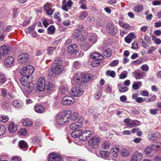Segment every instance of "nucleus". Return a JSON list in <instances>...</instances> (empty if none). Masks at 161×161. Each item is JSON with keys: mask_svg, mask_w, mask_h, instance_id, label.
<instances>
[{"mask_svg": "<svg viewBox=\"0 0 161 161\" xmlns=\"http://www.w3.org/2000/svg\"><path fill=\"white\" fill-rule=\"evenodd\" d=\"M145 74L141 70H136L132 73V75L136 80L143 78L145 76Z\"/></svg>", "mask_w": 161, "mask_h": 161, "instance_id": "nucleus-14", "label": "nucleus"}, {"mask_svg": "<svg viewBox=\"0 0 161 161\" xmlns=\"http://www.w3.org/2000/svg\"><path fill=\"white\" fill-rule=\"evenodd\" d=\"M70 40L68 39L65 42V45L66 47H67L68 52L69 53H70V50L69 47H70Z\"/></svg>", "mask_w": 161, "mask_h": 161, "instance_id": "nucleus-56", "label": "nucleus"}, {"mask_svg": "<svg viewBox=\"0 0 161 161\" xmlns=\"http://www.w3.org/2000/svg\"><path fill=\"white\" fill-rule=\"evenodd\" d=\"M70 7V0H69L67 2L66 0H64L62 2V8L65 11H67L68 10V7Z\"/></svg>", "mask_w": 161, "mask_h": 161, "instance_id": "nucleus-25", "label": "nucleus"}, {"mask_svg": "<svg viewBox=\"0 0 161 161\" xmlns=\"http://www.w3.org/2000/svg\"><path fill=\"white\" fill-rule=\"evenodd\" d=\"M34 110L37 113H42L44 112L45 108L43 106L41 105H36L34 107Z\"/></svg>", "mask_w": 161, "mask_h": 161, "instance_id": "nucleus-28", "label": "nucleus"}, {"mask_svg": "<svg viewBox=\"0 0 161 161\" xmlns=\"http://www.w3.org/2000/svg\"><path fill=\"white\" fill-rule=\"evenodd\" d=\"M106 75L108 76H110L113 78H114L116 75L115 72L114 71L108 70L106 72Z\"/></svg>", "mask_w": 161, "mask_h": 161, "instance_id": "nucleus-48", "label": "nucleus"}, {"mask_svg": "<svg viewBox=\"0 0 161 161\" xmlns=\"http://www.w3.org/2000/svg\"><path fill=\"white\" fill-rule=\"evenodd\" d=\"M136 37V36L134 33H130L125 38V41L128 43H130L132 40L135 39Z\"/></svg>", "mask_w": 161, "mask_h": 161, "instance_id": "nucleus-19", "label": "nucleus"}, {"mask_svg": "<svg viewBox=\"0 0 161 161\" xmlns=\"http://www.w3.org/2000/svg\"><path fill=\"white\" fill-rule=\"evenodd\" d=\"M122 19H119V26L123 28L124 29L126 30H129L130 29L131 26L127 24H125L122 22Z\"/></svg>", "mask_w": 161, "mask_h": 161, "instance_id": "nucleus-29", "label": "nucleus"}, {"mask_svg": "<svg viewBox=\"0 0 161 161\" xmlns=\"http://www.w3.org/2000/svg\"><path fill=\"white\" fill-rule=\"evenodd\" d=\"M6 130V128L3 125H0V136L4 134Z\"/></svg>", "mask_w": 161, "mask_h": 161, "instance_id": "nucleus-58", "label": "nucleus"}, {"mask_svg": "<svg viewBox=\"0 0 161 161\" xmlns=\"http://www.w3.org/2000/svg\"><path fill=\"white\" fill-rule=\"evenodd\" d=\"M44 9L45 10H47V14L49 15H52L53 14V10L49 8V7L47 5H45L44 6Z\"/></svg>", "mask_w": 161, "mask_h": 161, "instance_id": "nucleus-40", "label": "nucleus"}, {"mask_svg": "<svg viewBox=\"0 0 161 161\" xmlns=\"http://www.w3.org/2000/svg\"><path fill=\"white\" fill-rule=\"evenodd\" d=\"M14 62V58L11 56H8L4 62V64L7 67H11L13 65Z\"/></svg>", "mask_w": 161, "mask_h": 161, "instance_id": "nucleus-17", "label": "nucleus"}, {"mask_svg": "<svg viewBox=\"0 0 161 161\" xmlns=\"http://www.w3.org/2000/svg\"><path fill=\"white\" fill-rule=\"evenodd\" d=\"M9 48L6 46H3L0 48L1 53L3 56H6L9 52Z\"/></svg>", "mask_w": 161, "mask_h": 161, "instance_id": "nucleus-20", "label": "nucleus"}, {"mask_svg": "<svg viewBox=\"0 0 161 161\" xmlns=\"http://www.w3.org/2000/svg\"><path fill=\"white\" fill-rule=\"evenodd\" d=\"M8 129L10 133H14L18 129L17 125L12 122L8 125Z\"/></svg>", "mask_w": 161, "mask_h": 161, "instance_id": "nucleus-21", "label": "nucleus"}, {"mask_svg": "<svg viewBox=\"0 0 161 161\" xmlns=\"http://www.w3.org/2000/svg\"><path fill=\"white\" fill-rule=\"evenodd\" d=\"M63 69V67L61 64H53L51 69L52 71H53L54 73L58 75L61 73Z\"/></svg>", "mask_w": 161, "mask_h": 161, "instance_id": "nucleus-10", "label": "nucleus"}, {"mask_svg": "<svg viewBox=\"0 0 161 161\" xmlns=\"http://www.w3.org/2000/svg\"><path fill=\"white\" fill-rule=\"evenodd\" d=\"M141 68V69L144 71H147L149 70V68L147 64H143L142 65Z\"/></svg>", "mask_w": 161, "mask_h": 161, "instance_id": "nucleus-61", "label": "nucleus"}, {"mask_svg": "<svg viewBox=\"0 0 161 161\" xmlns=\"http://www.w3.org/2000/svg\"><path fill=\"white\" fill-rule=\"evenodd\" d=\"M88 40V42H85L81 46L82 49L85 51L88 50L97 42V35L94 33L89 35Z\"/></svg>", "mask_w": 161, "mask_h": 161, "instance_id": "nucleus-5", "label": "nucleus"}, {"mask_svg": "<svg viewBox=\"0 0 161 161\" xmlns=\"http://www.w3.org/2000/svg\"><path fill=\"white\" fill-rule=\"evenodd\" d=\"M87 15V12L85 11H84L80 13L79 16V18L81 20H83L86 17Z\"/></svg>", "mask_w": 161, "mask_h": 161, "instance_id": "nucleus-52", "label": "nucleus"}, {"mask_svg": "<svg viewBox=\"0 0 161 161\" xmlns=\"http://www.w3.org/2000/svg\"><path fill=\"white\" fill-rule=\"evenodd\" d=\"M81 132L82 130H76L71 132V136L74 138H77L78 137H79Z\"/></svg>", "mask_w": 161, "mask_h": 161, "instance_id": "nucleus-35", "label": "nucleus"}, {"mask_svg": "<svg viewBox=\"0 0 161 161\" xmlns=\"http://www.w3.org/2000/svg\"><path fill=\"white\" fill-rule=\"evenodd\" d=\"M62 60L61 58L60 57H57L54 60V64L56 65L57 64H61L62 63Z\"/></svg>", "mask_w": 161, "mask_h": 161, "instance_id": "nucleus-57", "label": "nucleus"}, {"mask_svg": "<svg viewBox=\"0 0 161 161\" xmlns=\"http://www.w3.org/2000/svg\"><path fill=\"white\" fill-rule=\"evenodd\" d=\"M79 51V48L76 44H71V55L76 54Z\"/></svg>", "mask_w": 161, "mask_h": 161, "instance_id": "nucleus-30", "label": "nucleus"}, {"mask_svg": "<svg viewBox=\"0 0 161 161\" xmlns=\"http://www.w3.org/2000/svg\"><path fill=\"white\" fill-rule=\"evenodd\" d=\"M91 58L94 60L102 59L103 56L101 54H99V53L95 52L91 53L90 55Z\"/></svg>", "mask_w": 161, "mask_h": 161, "instance_id": "nucleus-24", "label": "nucleus"}, {"mask_svg": "<svg viewBox=\"0 0 161 161\" xmlns=\"http://www.w3.org/2000/svg\"><path fill=\"white\" fill-rule=\"evenodd\" d=\"M100 154L102 158H107L109 155V153L108 152L101 151L100 152Z\"/></svg>", "mask_w": 161, "mask_h": 161, "instance_id": "nucleus-51", "label": "nucleus"}, {"mask_svg": "<svg viewBox=\"0 0 161 161\" xmlns=\"http://www.w3.org/2000/svg\"><path fill=\"white\" fill-rule=\"evenodd\" d=\"M47 87L48 90L51 91L54 89L55 87V86L54 84L51 82H49L48 84H47Z\"/></svg>", "mask_w": 161, "mask_h": 161, "instance_id": "nucleus-54", "label": "nucleus"}, {"mask_svg": "<svg viewBox=\"0 0 161 161\" xmlns=\"http://www.w3.org/2000/svg\"><path fill=\"white\" fill-rule=\"evenodd\" d=\"M80 127V125H79V123L78 122L75 123L71 124V130H77Z\"/></svg>", "mask_w": 161, "mask_h": 161, "instance_id": "nucleus-49", "label": "nucleus"}, {"mask_svg": "<svg viewBox=\"0 0 161 161\" xmlns=\"http://www.w3.org/2000/svg\"><path fill=\"white\" fill-rule=\"evenodd\" d=\"M61 161V157L60 155L53 152H52L50 154L48 158V161Z\"/></svg>", "mask_w": 161, "mask_h": 161, "instance_id": "nucleus-11", "label": "nucleus"}, {"mask_svg": "<svg viewBox=\"0 0 161 161\" xmlns=\"http://www.w3.org/2000/svg\"><path fill=\"white\" fill-rule=\"evenodd\" d=\"M119 150V146H113L110 150V154L114 157H117Z\"/></svg>", "mask_w": 161, "mask_h": 161, "instance_id": "nucleus-18", "label": "nucleus"}, {"mask_svg": "<svg viewBox=\"0 0 161 161\" xmlns=\"http://www.w3.org/2000/svg\"><path fill=\"white\" fill-rule=\"evenodd\" d=\"M29 58V55L27 53H23L19 56L18 59L20 63H23L28 60Z\"/></svg>", "mask_w": 161, "mask_h": 161, "instance_id": "nucleus-16", "label": "nucleus"}, {"mask_svg": "<svg viewBox=\"0 0 161 161\" xmlns=\"http://www.w3.org/2000/svg\"><path fill=\"white\" fill-rule=\"evenodd\" d=\"M18 145L20 149L23 150H26L28 148V144L27 142L23 141L21 140L19 142Z\"/></svg>", "mask_w": 161, "mask_h": 161, "instance_id": "nucleus-26", "label": "nucleus"}, {"mask_svg": "<svg viewBox=\"0 0 161 161\" xmlns=\"http://www.w3.org/2000/svg\"><path fill=\"white\" fill-rule=\"evenodd\" d=\"M29 77L23 76L20 78V81L23 86L25 87V90L27 93L29 94L33 90L34 84L31 81L29 82Z\"/></svg>", "mask_w": 161, "mask_h": 161, "instance_id": "nucleus-4", "label": "nucleus"}, {"mask_svg": "<svg viewBox=\"0 0 161 161\" xmlns=\"http://www.w3.org/2000/svg\"><path fill=\"white\" fill-rule=\"evenodd\" d=\"M153 40L154 41L155 44H160L161 43V40L159 38H156V37L154 36H153Z\"/></svg>", "mask_w": 161, "mask_h": 161, "instance_id": "nucleus-62", "label": "nucleus"}, {"mask_svg": "<svg viewBox=\"0 0 161 161\" xmlns=\"http://www.w3.org/2000/svg\"><path fill=\"white\" fill-rule=\"evenodd\" d=\"M23 125L27 126H31L33 124V122L30 119H25L23 122Z\"/></svg>", "mask_w": 161, "mask_h": 161, "instance_id": "nucleus-41", "label": "nucleus"}, {"mask_svg": "<svg viewBox=\"0 0 161 161\" xmlns=\"http://www.w3.org/2000/svg\"><path fill=\"white\" fill-rule=\"evenodd\" d=\"M92 136V133L89 130H86L81 133L79 138L80 141H85Z\"/></svg>", "mask_w": 161, "mask_h": 161, "instance_id": "nucleus-9", "label": "nucleus"}, {"mask_svg": "<svg viewBox=\"0 0 161 161\" xmlns=\"http://www.w3.org/2000/svg\"><path fill=\"white\" fill-rule=\"evenodd\" d=\"M0 90L2 96L3 97H7L8 94L6 90L4 88H1Z\"/></svg>", "mask_w": 161, "mask_h": 161, "instance_id": "nucleus-59", "label": "nucleus"}, {"mask_svg": "<svg viewBox=\"0 0 161 161\" xmlns=\"http://www.w3.org/2000/svg\"><path fill=\"white\" fill-rule=\"evenodd\" d=\"M128 89L127 87L125 86H122L119 88V90L120 92H126Z\"/></svg>", "mask_w": 161, "mask_h": 161, "instance_id": "nucleus-64", "label": "nucleus"}, {"mask_svg": "<svg viewBox=\"0 0 161 161\" xmlns=\"http://www.w3.org/2000/svg\"><path fill=\"white\" fill-rule=\"evenodd\" d=\"M56 47L50 46L47 47V53L49 55H51L53 53L54 50L56 49Z\"/></svg>", "mask_w": 161, "mask_h": 161, "instance_id": "nucleus-42", "label": "nucleus"}, {"mask_svg": "<svg viewBox=\"0 0 161 161\" xmlns=\"http://www.w3.org/2000/svg\"><path fill=\"white\" fill-rule=\"evenodd\" d=\"M142 157V153L136 151L131 156V161H141Z\"/></svg>", "mask_w": 161, "mask_h": 161, "instance_id": "nucleus-13", "label": "nucleus"}, {"mask_svg": "<svg viewBox=\"0 0 161 161\" xmlns=\"http://www.w3.org/2000/svg\"><path fill=\"white\" fill-rule=\"evenodd\" d=\"M140 124V123L137 120H134L130 123L129 126L130 127H133L135 126H138Z\"/></svg>", "mask_w": 161, "mask_h": 161, "instance_id": "nucleus-44", "label": "nucleus"}, {"mask_svg": "<svg viewBox=\"0 0 161 161\" xmlns=\"http://www.w3.org/2000/svg\"><path fill=\"white\" fill-rule=\"evenodd\" d=\"M102 52L104 56L108 57H110L112 54L111 50L109 48H103Z\"/></svg>", "mask_w": 161, "mask_h": 161, "instance_id": "nucleus-27", "label": "nucleus"}, {"mask_svg": "<svg viewBox=\"0 0 161 161\" xmlns=\"http://www.w3.org/2000/svg\"><path fill=\"white\" fill-rule=\"evenodd\" d=\"M153 150L152 149L151 146L147 147L144 150L145 154L148 156H152L153 153Z\"/></svg>", "mask_w": 161, "mask_h": 161, "instance_id": "nucleus-31", "label": "nucleus"}, {"mask_svg": "<svg viewBox=\"0 0 161 161\" xmlns=\"http://www.w3.org/2000/svg\"><path fill=\"white\" fill-rule=\"evenodd\" d=\"M70 111L66 110L59 113L56 115V121L60 125H65L70 120Z\"/></svg>", "mask_w": 161, "mask_h": 161, "instance_id": "nucleus-1", "label": "nucleus"}, {"mask_svg": "<svg viewBox=\"0 0 161 161\" xmlns=\"http://www.w3.org/2000/svg\"><path fill=\"white\" fill-rule=\"evenodd\" d=\"M91 77L90 74L83 75L82 72H76L74 74L72 80L80 85L84 84L90 80Z\"/></svg>", "mask_w": 161, "mask_h": 161, "instance_id": "nucleus-2", "label": "nucleus"}, {"mask_svg": "<svg viewBox=\"0 0 161 161\" xmlns=\"http://www.w3.org/2000/svg\"><path fill=\"white\" fill-rule=\"evenodd\" d=\"M107 31L110 35H115L117 31V27L112 23H108L106 26Z\"/></svg>", "mask_w": 161, "mask_h": 161, "instance_id": "nucleus-7", "label": "nucleus"}, {"mask_svg": "<svg viewBox=\"0 0 161 161\" xmlns=\"http://www.w3.org/2000/svg\"><path fill=\"white\" fill-rule=\"evenodd\" d=\"M110 145V144L109 142L105 141L101 145V147L103 149L107 150L109 149Z\"/></svg>", "mask_w": 161, "mask_h": 161, "instance_id": "nucleus-37", "label": "nucleus"}, {"mask_svg": "<svg viewBox=\"0 0 161 161\" xmlns=\"http://www.w3.org/2000/svg\"><path fill=\"white\" fill-rule=\"evenodd\" d=\"M13 104L16 108H20L23 105V103L21 101L17 99L13 102Z\"/></svg>", "mask_w": 161, "mask_h": 161, "instance_id": "nucleus-33", "label": "nucleus"}, {"mask_svg": "<svg viewBox=\"0 0 161 161\" xmlns=\"http://www.w3.org/2000/svg\"><path fill=\"white\" fill-rule=\"evenodd\" d=\"M142 85V82L141 81H138L135 82L132 85V88L133 89L137 90L139 87L141 86Z\"/></svg>", "mask_w": 161, "mask_h": 161, "instance_id": "nucleus-43", "label": "nucleus"}, {"mask_svg": "<svg viewBox=\"0 0 161 161\" xmlns=\"http://www.w3.org/2000/svg\"><path fill=\"white\" fill-rule=\"evenodd\" d=\"M120 154L123 157H127L130 155V153L129 151L127 149L123 148L120 152Z\"/></svg>", "mask_w": 161, "mask_h": 161, "instance_id": "nucleus-36", "label": "nucleus"}, {"mask_svg": "<svg viewBox=\"0 0 161 161\" xmlns=\"http://www.w3.org/2000/svg\"><path fill=\"white\" fill-rule=\"evenodd\" d=\"M9 119L8 116L0 114V121L5 123L7 122Z\"/></svg>", "mask_w": 161, "mask_h": 161, "instance_id": "nucleus-39", "label": "nucleus"}, {"mask_svg": "<svg viewBox=\"0 0 161 161\" xmlns=\"http://www.w3.org/2000/svg\"><path fill=\"white\" fill-rule=\"evenodd\" d=\"M57 74H55L53 73V71H52L51 70L48 73V77L52 81H53L55 80V77Z\"/></svg>", "mask_w": 161, "mask_h": 161, "instance_id": "nucleus-45", "label": "nucleus"}, {"mask_svg": "<svg viewBox=\"0 0 161 161\" xmlns=\"http://www.w3.org/2000/svg\"><path fill=\"white\" fill-rule=\"evenodd\" d=\"M46 88L45 80L43 77H40L37 83V89L39 91H43Z\"/></svg>", "mask_w": 161, "mask_h": 161, "instance_id": "nucleus-8", "label": "nucleus"}, {"mask_svg": "<svg viewBox=\"0 0 161 161\" xmlns=\"http://www.w3.org/2000/svg\"><path fill=\"white\" fill-rule=\"evenodd\" d=\"M58 92L61 94L66 93L68 92V88L67 86H61L59 87Z\"/></svg>", "mask_w": 161, "mask_h": 161, "instance_id": "nucleus-32", "label": "nucleus"}, {"mask_svg": "<svg viewBox=\"0 0 161 161\" xmlns=\"http://www.w3.org/2000/svg\"><path fill=\"white\" fill-rule=\"evenodd\" d=\"M143 9V6L140 4L136 6L134 8L133 10L136 13H139L142 11Z\"/></svg>", "mask_w": 161, "mask_h": 161, "instance_id": "nucleus-38", "label": "nucleus"}, {"mask_svg": "<svg viewBox=\"0 0 161 161\" xmlns=\"http://www.w3.org/2000/svg\"><path fill=\"white\" fill-rule=\"evenodd\" d=\"M79 116V114L76 112H73L71 114V121H75L78 118Z\"/></svg>", "mask_w": 161, "mask_h": 161, "instance_id": "nucleus-46", "label": "nucleus"}, {"mask_svg": "<svg viewBox=\"0 0 161 161\" xmlns=\"http://www.w3.org/2000/svg\"><path fill=\"white\" fill-rule=\"evenodd\" d=\"M84 27L83 25H79L76 29L73 34V37L77 38L78 40L83 41L86 39L87 34L83 30Z\"/></svg>", "mask_w": 161, "mask_h": 161, "instance_id": "nucleus-3", "label": "nucleus"}, {"mask_svg": "<svg viewBox=\"0 0 161 161\" xmlns=\"http://www.w3.org/2000/svg\"><path fill=\"white\" fill-rule=\"evenodd\" d=\"M27 130L25 129H20L18 132V134L19 135L25 136L26 134Z\"/></svg>", "mask_w": 161, "mask_h": 161, "instance_id": "nucleus-50", "label": "nucleus"}, {"mask_svg": "<svg viewBox=\"0 0 161 161\" xmlns=\"http://www.w3.org/2000/svg\"><path fill=\"white\" fill-rule=\"evenodd\" d=\"M65 131L66 132V135L67 136V138L69 139V140H70V125H69L65 129Z\"/></svg>", "mask_w": 161, "mask_h": 161, "instance_id": "nucleus-53", "label": "nucleus"}, {"mask_svg": "<svg viewBox=\"0 0 161 161\" xmlns=\"http://www.w3.org/2000/svg\"><path fill=\"white\" fill-rule=\"evenodd\" d=\"M61 103L66 105H69L70 103V97L69 96L64 97L61 100Z\"/></svg>", "mask_w": 161, "mask_h": 161, "instance_id": "nucleus-22", "label": "nucleus"}, {"mask_svg": "<svg viewBox=\"0 0 161 161\" xmlns=\"http://www.w3.org/2000/svg\"><path fill=\"white\" fill-rule=\"evenodd\" d=\"M161 137V134L158 132L151 133L148 135V139L152 141H155Z\"/></svg>", "mask_w": 161, "mask_h": 161, "instance_id": "nucleus-15", "label": "nucleus"}, {"mask_svg": "<svg viewBox=\"0 0 161 161\" xmlns=\"http://www.w3.org/2000/svg\"><path fill=\"white\" fill-rule=\"evenodd\" d=\"M11 106V104L9 102L5 103L3 104L2 107L4 108H10Z\"/></svg>", "mask_w": 161, "mask_h": 161, "instance_id": "nucleus-63", "label": "nucleus"}, {"mask_svg": "<svg viewBox=\"0 0 161 161\" xmlns=\"http://www.w3.org/2000/svg\"><path fill=\"white\" fill-rule=\"evenodd\" d=\"M34 70V67L31 65L23 67L20 70V73L23 76L29 77L33 73Z\"/></svg>", "mask_w": 161, "mask_h": 161, "instance_id": "nucleus-6", "label": "nucleus"}, {"mask_svg": "<svg viewBox=\"0 0 161 161\" xmlns=\"http://www.w3.org/2000/svg\"><path fill=\"white\" fill-rule=\"evenodd\" d=\"M48 33L49 34H53L55 31V29L54 26L51 25L47 29Z\"/></svg>", "mask_w": 161, "mask_h": 161, "instance_id": "nucleus-47", "label": "nucleus"}, {"mask_svg": "<svg viewBox=\"0 0 161 161\" xmlns=\"http://www.w3.org/2000/svg\"><path fill=\"white\" fill-rule=\"evenodd\" d=\"M83 91L79 87H73L71 90V95L75 97H79L83 94Z\"/></svg>", "mask_w": 161, "mask_h": 161, "instance_id": "nucleus-12", "label": "nucleus"}, {"mask_svg": "<svg viewBox=\"0 0 161 161\" xmlns=\"http://www.w3.org/2000/svg\"><path fill=\"white\" fill-rule=\"evenodd\" d=\"M127 75V73L126 71L122 72L119 75V78L124 79L126 77Z\"/></svg>", "mask_w": 161, "mask_h": 161, "instance_id": "nucleus-60", "label": "nucleus"}, {"mask_svg": "<svg viewBox=\"0 0 161 161\" xmlns=\"http://www.w3.org/2000/svg\"><path fill=\"white\" fill-rule=\"evenodd\" d=\"M100 141L99 139L96 137H92L88 141L89 145L94 146L97 144Z\"/></svg>", "mask_w": 161, "mask_h": 161, "instance_id": "nucleus-23", "label": "nucleus"}, {"mask_svg": "<svg viewBox=\"0 0 161 161\" xmlns=\"http://www.w3.org/2000/svg\"><path fill=\"white\" fill-rule=\"evenodd\" d=\"M7 80V77L6 75L3 73H1L0 74V84H3L6 83Z\"/></svg>", "mask_w": 161, "mask_h": 161, "instance_id": "nucleus-34", "label": "nucleus"}, {"mask_svg": "<svg viewBox=\"0 0 161 161\" xmlns=\"http://www.w3.org/2000/svg\"><path fill=\"white\" fill-rule=\"evenodd\" d=\"M19 9L17 8H14L13 9V16L15 18L17 17L19 13Z\"/></svg>", "mask_w": 161, "mask_h": 161, "instance_id": "nucleus-55", "label": "nucleus"}]
</instances>
